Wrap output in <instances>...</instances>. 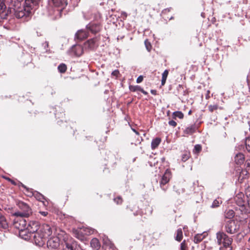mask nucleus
I'll return each mask as SVG.
<instances>
[{
    "instance_id": "49",
    "label": "nucleus",
    "mask_w": 250,
    "mask_h": 250,
    "mask_svg": "<svg viewBox=\"0 0 250 250\" xmlns=\"http://www.w3.org/2000/svg\"><path fill=\"white\" fill-rule=\"evenodd\" d=\"M142 93H143L145 95H147L148 94V93L145 91L143 88H141V91H140Z\"/></svg>"
},
{
    "instance_id": "4",
    "label": "nucleus",
    "mask_w": 250,
    "mask_h": 250,
    "mask_svg": "<svg viewBox=\"0 0 250 250\" xmlns=\"http://www.w3.org/2000/svg\"><path fill=\"white\" fill-rule=\"evenodd\" d=\"M30 1V0H25L23 3V7L18 8L17 18H23L25 21L30 16L31 10V6L29 3Z\"/></svg>"
},
{
    "instance_id": "36",
    "label": "nucleus",
    "mask_w": 250,
    "mask_h": 250,
    "mask_svg": "<svg viewBox=\"0 0 250 250\" xmlns=\"http://www.w3.org/2000/svg\"><path fill=\"white\" fill-rule=\"evenodd\" d=\"M189 158V154L188 153H187L186 152V153H185L183 154L182 158V160L183 162H185L187 160H188Z\"/></svg>"
},
{
    "instance_id": "44",
    "label": "nucleus",
    "mask_w": 250,
    "mask_h": 250,
    "mask_svg": "<svg viewBox=\"0 0 250 250\" xmlns=\"http://www.w3.org/2000/svg\"><path fill=\"white\" fill-rule=\"evenodd\" d=\"M4 178L7 180L9 181V182H10L13 185H16V182L13 180H12L10 178L6 177H4Z\"/></svg>"
},
{
    "instance_id": "41",
    "label": "nucleus",
    "mask_w": 250,
    "mask_h": 250,
    "mask_svg": "<svg viewBox=\"0 0 250 250\" xmlns=\"http://www.w3.org/2000/svg\"><path fill=\"white\" fill-rule=\"evenodd\" d=\"M75 236L80 240H83V236L80 234V232H77V231H76Z\"/></svg>"
},
{
    "instance_id": "38",
    "label": "nucleus",
    "mask_w": 250,
    "mask_h": 250,
    "mask_svg": "<svg viewBox=\"0 0 250 250\" xmlns=\"http://www.w3.org/2000/svg\"><path fill=\"white\" fill-rule=\"evenodd\" d=\"M114 200L117 204H121L123 202L122 198L121 197L115 198Z\"/></svg>"
},
{
    "instance_id": "10",
    "label": "nucleus",
    "mask_w": 250,
    "mask_h": 250,
    "mask_svg": "<svg viewBox=\"0 0 250 250\" xmlns=\"http://www.w3.org/2000/svg\"><path fill=\"white\" fill-rule=\"evenodd\" d=\"M39 231L45 238L50 236L52 233L51 228L47 224H44L41 227Z\"/></svg>"
},
{
    "instance_id": "12",
    "label": "nucleus",
    "mask_w": 250,
    "mask_h": 250,
    "mask_svg": "<svg viewBox=\"0 0 250 250\" xmlns=\"http://www.w3.org/2000/svg\"><path fill=\"white\" fill-rule=\"evenodd\" d=\"M97 38H94L86 41L84 44V47L85 49L94 50L96 49L98 44H97Z\"/></svg>"
},
{
    "instance_id": "57",
    "label": "nucleus",
    "mask_w": 250,
    "mask_h": 250,
    "mask_svg": "<svg viewBox=\"0 0 250 250\" xmlns=\"http://www.w3.org/2000/svg\"><path fill=\"white\" fill-rule=\"evenodd\" d=\"M32 1V3L34 2L35 0H31Z\"/></svg>"
},
{
    "instance_id": "16",
    "label": "nucleus",
    "mask_w": 250,
    "mask_h": 250,
    "mask_svg": "<svg viewBox=\"0 0 250 250\" xmlns=\"http://www.w3.org/2000/svg\"><path fill=\"white\" fill-rule=\"evenodd\" d=\"M6 6L2 1H0V18L6 19L9 12L6 11Z\"/></svg>"
},
{
    "instance_id": "60",
    "label": "nucleus",
    "mask_w": 250,
    "mask_h": 250,
    "mask_svg": "<svg viewBox=\"0 0 250 250\" xmlns=\"http://www.w3.org/2000/svg\"><path fill=\"white\" fill-rule=\"evenodd\" d=\"M13 223H15V220H14V221H13Z\"/></svg>"
},
{
    "instance_id": "28",
    "label": "nucleus",
    "mask_w": 250,
    "mask_h": 250,
    "mask_svg": "<svg viewBox=\"0 0 250 250\" xmlns=\"http://www.w3.org/2000/svg\"><path fill=\"white\" fill-rule=\"evenodd\" d=\"M33 195L38 201L43 202V200L44 199V196L38 192H35L33 193Z\"/></svg>"
},
{
    "instance_id": "1",
    "label": "nucleus",
    "mask_w": 250,
    "mask_h": 250,
    "mask_svg": "<svg viewBox=\"0 0 250 250\" xmlns=\"http://www.w3.org/2000/svg\"><path fill=\"white\" fill-rule=\"evenodd\" d=\"M247 200H245V196L243 193H238L234 198L236 204L240 207L239 209L245 213H249L250 210V187L245 191Z\"/></svg>"
},
{
    "instance_id": "46",
    "label": "nucleus",
    "mask_w": 250,
    "mask_h": 250,
    "mask_svg": "<svg viewBox=\"0 0 250 250\" xmlns=\"http://www.w3.org/2000/svg\"><path fill=\"white\" fill-rule=\"evenodd\" d=\"M40 213L44 216H46L48 214V212L46 211H40Z\"/></svg>"
},
{
    "instance_id": "37",
    "label": "nucleus",
    "mask_w": 250,
    "mask_h": 250,
    "mask_svg": "<svg viewBox=\"0 0 250 250\" xmlns=\"http://www.w3.org/2000/svg\"><path fill=\"white\" fill-rule=\"evenodd\" d=\"M115 247L113 244H109V245L105 246V250H114Z\"/></svg>"
},
{
    "instance_id": "13",
    "label": "nucleus",
    "mask_w": 250,
    "mask_h": 250,
    "mask_svg": "<svg viewBox=\"0 0 250 250\" xmlns=\"http://www.w3.org/2000/svg\"><path fill=\"white\" fill-rule=\"evenodd\" d=\"M5 4L6 7L8 8V12L10 13L16 14V1L15 0H4L3 2Z\"/></svg>"
},
{
    "instance_id": "21",
    "label": "nucleus",
    "mask_w": 250,
    "mask_h": 250,
    "mask_svg": "<svg viewBox=\"0 0 250 250\" xmlns=\"http://www.w3.org/2000/svg\"><path fill=\"white\" fill-rule=\"evenodd\" d=\"M90 245L91 247L95 250H98L101 247L99 240L96 238H93L91 240Z\"/></svg>"
},
{
    "instance_id": "56",
    "label": "nucleus",
    "mask_w": 250,
    "mask_h": 250,
    "mask_svg": "<svg viewBox=\"0 0 250 250\" xmlns=\"http://www.w3.org/2000/svg\"><path fill=\"white\" fill-rule=\"evenodd\" d=\"M249 230H250V223L249 224Z\"/></svg>"
},
{
    "instance_id": "35",
    "label": "nucleus",
    "mask_w": 250,
    "mask_h": 250,
    "mask_svg": "<svg viewBox=\"0 0 250 250\" xmlns=\"http://www.w3.org/2000/svg\"><path fill=\"white\" fill-rule=\"evenodd\" d=\"M187 248L188 247L186 242V240H184L181 244L180 250H186Z\"/></svg>"
},
{
    "instance_id": "8",
    "label": "nucleus",
    "mask_w": 250,
    "mask_h": 250,
    "mask_svg": "<svg viewBox=\"0 0 250 250\" xmlns=\"http://www.w3.org/2000/svg\"><path fill=\"white\" fill-rule=\"evenodd\" d=\"M170 177V172L168 169L166 170L160 182V187L164 191L167 189V186H166V185L168 183Z\"/></svg>"
},
{
    "instance_id": "3",
    "label": "nucleus",
    "mask_w": 250,
    "mask_h": 250,
    "mask_svg": "<svg viewBox=\"0 0 250 250\" xmlns=\"http://www.w3.org/2000/svg\"><path fill=\"white\" fill-rule=\"evenodd\" d=\"M217 243L220 246V249L231 250L232 239L228 237L226 233L219 231L216 233Z\"/></svg>"
},
{
    "instance_id": "7",
    "label": "nucleus",
    "mask_w": 250,
    "mask_h": 250,
    "mask_svg": "<svg viewBox=\"0 0 250 250\" xmlns=\"http://www.w3.org/2000/svg\"><path fill=\"white\" fill-rule=\"evenodd\" d=\"M76 242L71 237H66L61 243L62 250H74Z\"/></svg>"
},
{
    "instance_id": "40",
    "label": "nucleus",
    "mask_w": 250,
    "mask_h": 250,
    "mask_svg": "<svg viewBox=\"0 0 250 250\" xmlns=\"http://www.w3.org/2000/svg\"><path fill=\"white\" fill-rule=\"evenodd\" d=\"M168 74V71L167 70H165L162 74V78L167 79Z\"/></svg>"
},
{
    "instance_id": "43",
    "label": "nucleus",
    "mask_w": 250,
    "mask_h": 250,
    "mask_svg": "<svg viewBox=\"0 0 250 250\" xmlns=\"http://www.w3.org/2000/svg\"><path fill=\"white\" fill-rule=\"evenodd\" d=\"M143 80V76H140L138 77L136 80V82L137 83H141Z\"/></svg>"
},
{
    "instance_id": "45",
    "label": "nucleus",
    "mask_w": 250,
    "mask_h": 250,
    "mask_svg": "<svg viewBox=\"0 0 250 250\" xmlns=\"http://www.w3.org/2000/svg\"><path fill=\"white\" fill-rule=\"evenodd\" d=\"M194 148L198 152H199L201 150V146L199 145H196Z\"/></svg>"
},
{
    "instance_id": "22",
    "label": "nucleus",
    "mask_w": 250,
    "mask_h": 250,
    "mask_svg": "<svg viewBox=\"0 0 250 250\" xmlns=\"http://www.w3.org/2000/svg\"><path fill=\"white\" fill-rule=\"evenodd\" d=\"M8 228V224L4 216L0 214V229H6Z\"/></svg>"
},
{
    "instance_id": "50",
    "label": "nucleus",
    "mask_w": 250,
    "mask_h": 250,
    "mask_svg": "<svg viewBox=\"0 0 250 250\" xmlns=\"http://www.w3.org/2000/svg\"><path fill=\"white\" fill-rule=\"evenodd\" d=\"M150 92H151V94H152L153 95H156V94H157V91H156V90H153V89L151 90Z\"/></svg>"
},
{
    "instance_id": "14",
    "label": "nucleus",
    "mask_w": 250,
    "mask_h": 250,
    "mask_svg": "<svg viewBox=\"0 0 250 250\" xmlns=\"http://www.w3.org/2000/svg\"><path fill=\"white\" fill-rule=\"evenodd\" d=\"M32 237H33L34 240L36 244L41 245L43 243L44 238L40 233L39 230H36V232L33 233Z\"/></svg>"
},
{
    "instance_id": "58",
    "label": "nucleus",
    "mask_w": 250,
    "mask_h": 250,
    "mask_svg": "<svg viewBox=\"0 0 250 250\" xmlns=\"http://www.w3.org/2000/svg\"><path fill=\"white\" fill-rule=\"evenodd\" d=\"M18 5H19V3H17V4H16L17 6H18Z\"/></svg>"
},
{
    "instance_id": "39",
    "label": "nucleus",
    "mask_w": 250,
    "mask_h": 250,
    "mask_svg": "<svg viewBox=\"0 0 250 250\" xmlns=\"http://www.w3.org/2000/svg\"><path fill=\"white\" fill-rule=\"evenodd\" d=\"M120 74L119 71L118 70H115L112 72V75L117 78Z\"/></svg>"
},
{
    "instance_id": "32",
    "label": "nucleus",
    "mask_w": 250,
    "mask_h": 250,
    "mask_svg": "<svg viewBox=\"0 0 250 250\" xmlns=\"http://www.w3.org/2000/svg\"><path fill=\"white\" fill-rule=\"evenodd\" d=\"M129 89L130 91H133V92H135L136 91H140L141 89V87L139 85H135V86L130 85V86H129Z\"/></svg>"
},
{
    "instance_id": "53",
    "label": "nucleus",
    "mask_w": 250,
    "mask_h": 250,
    "mask_svg": "<svg viewBox=\"0 0 250 250\" xmlns=\"http://www.w3.org/2000/svg\"><path fill=\"white\" fill-rule=\"evenodd\" d=\"M132 129L136 133V134H137V135L139 134V132L137 131H136L135 129L132 128Z\"/></svg>"
},
{
    "instance_id": "62",
    "label": "nucleus",
    "mask_w": 250,
    "mask_h": 250,
    "mask_svg": "<svg viewBox=\"0 0 250 250\" xmlns=\"http://www.w3.org/2000/svg\"><path fill=\"white\" fill-rule=\"evenodd\" d=\"M249 240H250V238H249Z\"/></svg>"
},
{
    "instance_id": "15",
    "label": "nucleus",
    "mask_w": 250,
    "mask_h": 250,
    "mask_svg": "<svg viewBox=\"0 0 250 250\" xmlns=\"http://www.w3.org/2000/svg\"><path fill=\"white\" fill-rule=\"evenodd\" d=\"M83 53V48L82 46L77 45L73 46L71 49V54L75 56H80Z\"/></svg>"
},
{
    "instance_id": "47",
    "label": "nucleus",
    "mask_w": 250,
    "mask_h": 250,
    "mask_svg": "<svg viewBox=\"0 0 250 250\" xmlns=\"http://www.w3.org/2000/svg\"><path fill=\"white\" fill-rule=\"evenodd\" d=\"M21 186L22 187H23L24 188L26 189V190L28 191V189L27 188H26V187L24 186L23 185H22L21 182H19V186L20 187V186Z\"/></svg>"
},
{
    "instance_id": "31",
    "label": "nucleus",
    "mask_w": 250,
    "mask_h": 250,
    "mask_svg": "<svg viewBox=\"0 0 250 250\" xmlns=\"http://www.w3.org/2000/svg\"><path fill=\"white\" fill-rule=\"evenodd\" d=\"M208 110L210 112H212L213 111H214V110H217V109L219 108L220 109H222L223 108L222 107H219L218 105L217 104H214V105H209L208 106Z\"/></svg>"
},
{
    "instance_id": "55",
    "label": "nucleus",
    "mask_w": 250,
    "mask_h": 250,
    "mask_svg": "<svg viewBox=\"0 0 250 250\" xmlns=\"http://www.w3.org/2000/svg\"><path fill=\"white\" fill-rule=\"evenodd\" d=\"M146 47L147 49L149 50V48H148V45H146Z\"/></svg>"
},
{
    "instance_id": "6",
    "label": "nucleus",
    "mask_w": 250,
    "mask_h": 250,
    "mask_svg": "<svg viewBox=\"0 0 250 250\" xmlns=\"http://www.w3.org/2000/svg\"><path fill=\"white\" fill-rule=\"evenodd\" d=\"M17 205L21 209V211H17V219H20L22 217H28L31 213V209L27 204L21 201L17 202Z\"/></svg>"
},
{
    "instance_id": "52",
    "label": "nucleus",
    "mask_w": 250,
    "mask_h": 250,
    "mask_svg": "<svg viewBox=\"0 0 250 250\" xmlns=\"http://www.w3.org/2000/svg\"><path fill=\"white\" fill-rule=\"evenodd\" d=\"M246 165H247V167H250V161H247Z\"/></svg>"
},
{
    "instance_id": "23",
    "label": "nucleus",
    "mask_w": 250,
    "mask_h": 250,
    "mask_svg": "<svg viewBox=\"0 0 250 250\" xmlns=\"http://www.w3.org/2000/svg\"><path fill=\"white\" fill-rule=\"evenodd\" d=\"M161 139L160 138H156L152 140L151 147L152 149H155L160 145Z\"/></svg>"
},
{
    "instance_id": "18",
    "label": "nucleus",
    "mask_w": 250,
    "mask_h": 250,
    "mask_svg": "<svg viewBox=\"0 0 250 250\" xmlns=\"http://www.w3.org/2000/svg\"><path fill=\"white\" fill-rule=\"evenodd\" d=\"M245 161V157L243 154L238 153L234 157V161L237 165L243 164Z\"/></svg>"
},
{
    "instance_id": "20",
    "label": "nucleus",
    "mask_w": 250,
    "mask_h": 250,
    "mask_svg": "<svg viewBox=\"0 0 250 250\" xmlns=\"http://www.w3.org/2000/svg\"><path fill=\"white\" fill-rule=\"evenodd\" d=\"M196 126L195 125H192L187 127L184 131V133L186 135H191L195 132Z\"/></svg>"
},
{
    "instance_id": "19",
    "label": "nucleus",
    "mask_w": 250,
    "mask_h": 250,
    "mask_svg": "<svg viewBox=\"0 0 250 250\" xmlns=\"http://www.w3.org/2000/svg\"><path fill=\"white\" fill-rule=\"evenodd\" d=\"M87 28L92 33H96L100 30V26L98 24H89Z\"/></svg>"
},
{
    "instance_id": "48",
    "label": "nucleus",
    "mask_w": 250,
    "mask_h": 250,
    "mask_svg": "<svg viewBox=\"0 0 250 250\" xmlns=\"http://www.w3.org/2000/svg\"><path fill=\"white\" fill-rule=\"evenodd\" d=\"M166 80L167 79H166L162 78V82H161V83H162V85H164L165 84L166 82Z\"/></svg>"
},
{
    "instance_id": "17",
    "label": "nucleus",
    "mask_w": 250,
    "mask_h": 250,
    "mask_svg": "<svg viewBox=\"0 0 250 250\" xmlns=\"http://www.w3.org/2000/svg\"><path fill=\"white\" fill-rule=\"evenodd\" d=\"M88 36V33L83 30L78 31L75 35L76 38L79 40H83L86 38Z\"/></svg>"
},
{
    "instance_id": "29",
    "label": "nucleus",
    "mask_w": 250,
    "mask_h": 250,
    "mask_svg": "<svg viewBox=\"0 0 250 250\" xmlns=\"http://www.w3.org/2000/svg\"><path fill=\"white\" fill-rule=\"evenodd\" d=\"M221 203H222L221 199L219 198H218L217 199L214 200V201L213 202L212 205H211V208H217V207H219L220 204H221Z\"/></svg>"
},
{
    "instance_id": "54",
    "label": "nucleus",
    "mask_w": 250,
    "mask_h": 250,
    "mask_svg": "<svg viewBox=\"0 0 250 250\" xmlns=\"http://www.w3.org/2000/svg\"><path fill=\"white\" fill-rule=\"evenodd\" d=\"M191 112H192L191 110L189 111V112L188 113V115H190L191 114Z\"/></svg>"
},
{
    "instance_id": "11",
    "label": "nucleus",
    "mask_w": 250,
    "mask_h": 250,
    "mask_svg": "<svg viewBox=\"0 0 250 250\" xmlns=\"http://www.w3.org/2000/svg\"><path fill=\"white\" fill-rule=\"evenodd\" d=\"M47 246L51 249H57L60 245V238L57 236L51 237L47 241Z\"/></svg>"
},
{
    "instance_id": "30",
    "label": "nucleus",
    "mask_w": 250,
    "mask_h": 250,
    "mask_svg": "<svg viewBox=\"0 0 250 250\" xmlns=\"http://www.w3.org/2000/svg\"><path fill=\"white\" fill-rule=\"evenodd\" d=\"M58 69L61 73H64L67 69V66L65 64L61 63L58 66Z\"/></svg>"
},
{
    "instance_id": "24",
    "label": "nucleus",
    "mask_w": 250,
    "mask_h": 250,
    "mask_svg": "<svg viewBox=\"0 0 250 250\" xmlns=\"http://www.w3.org/2000/svg\"><path fill=\"white\" fill-rule=\"evenodd\" d=\"M176 241L180 242L183 239V231L181 229H179L176 231V235L175 237Z\"/></svg>"
},
{
    "instance_id": "61",
    "label": "nucleus",
    "mask_w": 250,
    "mask_h": 250,
    "mask_svg": "<svg viewBox=\"0 0 250 250\" xmlns=\"http://www.w3.org/2000/svg\"><path fill=\"white\" fill-rule=\"evenodd\" d=\"M208 94H209V91L208 90Z\"/></svg>"
},
{
    "instance_id": "2",
    "label": "nucleus",
    "mask_w": 250,
    "mask_h": 250,
    "mask_svg": "<svg viewBox=\"0 0 250 250\" xmlns=\"http://www.w3.org/2000/svg\"><path fill=\"white\" fill-rule=\"evenodd\" d=\"M26 221L23 218L17 219V229L19 230V237L27 241L32 237L33 233L29 232V229H22V227L24 228L26 226Z\"/></svg>"
},
{
    "instance_id": "5",
    "label": "nucleus",
    "mask_w": 250,
    "mask_h": 250,
    "mask_svg": "<svg viewBox=\"0 0 250 250\" xmlns=\"http://www.w3.org/2000/svg\"><path fill=\"white\" fill-rule=\"evenodd\" d=\"M225 230L229 234H234L237 232L240 228L238 222L234 220L227 221L224 226Z\"/></svg>"
},
{
    "instance_id": "33",
    "label": "nucleus",
    "mask_w": 250,
    "mask_h": 250,
    "mask_svg": "<svg viewBox=\"0 0 250 250\" xmlns=\"http://www.w3.org/2000/svg\"><path fill=\"white\" fill-rule=\"evenodd\" d=\"M173 188L178 195L184 192V189L182 188H179L178 186H174Z\"/></svg>"
},
{
    "instance_id": "27",
    "label": "nucleus",
    "mask_w": 250,
    "mask_h": 250,
    "mask_svg": "<svg viewBox=\"0 0 250 250\" xmlns=\"http://www.w3.org/2000/svg\"><path fill=\"white\" fill-rule=\"evenodd\" d=\"M234 216V212L232 210H229L228 211L225 212V216L226 218H228L229 220H231Z\"/></svg>"
},
{
    "instance_id": "51",
    "label": "nucleus",
    "mask_w": 250,
    "mask_h": 250,
    "mask_svg": "<svg viewBox=\"0 0 250 250\" xmlns=\"http://www.w3.org/2000/svg\"><path fill=\"white\" fill-rule=\"evenodd\" d=\"M170 8H168V9H164L163 11H162V13H166L167 11V12H169L170 11Z\"/></svg>"
},
{
    "instance_id": "34",
    "label": "nucleus",
    "mask_w": 250,
    "mask_h": 250,
    "mask_svg": "<svg viewBox=\"0 0 250 250\" xmlns=\"http://www.w3.org/2000/svg\"><path fill=\"white\" fill-rule=\"evenodd\" d=\"M245 145L247 150L250 152V138H247L245 141Z\"/></svg>"
},
{
    "instance_id": "26",
    "label": "nucleus",
    "mask_w": 250,
    "mask_h": 250,
    "mask_svg": "<svg viewBox=\"0 0 250 250\" xmlns=\"http://www.w3.org/2000/svg\"><path fill=\"white\" fill-rule=\"evenodd\" d=\"M172 116L173 119H176V118H178L180 119H182L184 118V114L181 111H175L172 114Z\"/></svg>"
},
{
    "instance_id": "42",
    "label": "nucleus",
    "mask_w": 250,
    "mask_h": 250,
    "mask_svg": "<svg viewBox=\"0 0 250 250\" xmlns=\"http://www.w3.org/2000/svg\"><path fill=\"white\" fill-rule=\"evenodd\" d=\"M168 124L171 125V126H172L173 127H175L177 125V123L176 122H175L173 120H171V121H169L168 122Z\"/></svg>"
},
{
    "instance_id": "9",
    "label": "nucleus",
    "mask_w": 250,
    "mask_h": 250,
    "mask_svg": "<svg viewBox=\"0 0 250 250\" xmlns=\"http://www.w3.org/2000/svg\"><path fill=\"white\" fill-rule=\"evenodd\" d=\"M50 3L53 6L58 8L60 11H62L67 4V0H50Z\"/></svg>"
},
{
    "instance_id": "25",
    "label": "nucleus",
    "mask_w": 250,
    "mask_h": 250,
    "mask_svg": "<svg viewBox=\"0 0 250 250\" xmlns=\"http://www.w3.org/2000/svg\"><path fill=\"white\" fill-rule=\"evenodd\" d=\"M204 237L205 236L202 234H197L194 236L193 241L195 243L197 244L202 241Z\"/></svg>"
},
{
    "instance_id": "59",
    "label": "nucleus",
    "mask_w": 250,
    "mask_h": 250,
    "mask_svg": "<svg viewBox=\"0 0 250 250\" xmlns=\"http://www.w3.org/2000/svg\"><path fill=\"white\" fill-rule=\"evenodd\" d=\"M13 214V215H16V213H14Z\"/></svg>"
}]
</instances>
